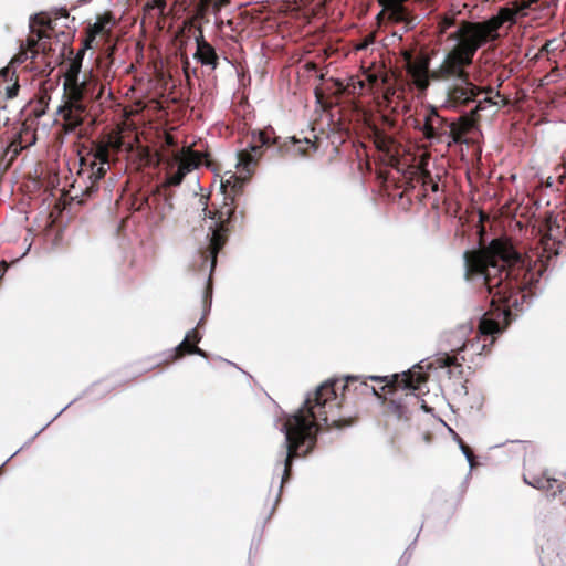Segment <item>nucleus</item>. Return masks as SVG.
Masks as SVG:
<instances>
[{
	"label": "nucleus",
	"instance_id": "f257e3e1",
	"mask_svg": "<svg viewBox=\"0 0 566 566\" xmlns=\"http://www.w3.org/2000/svg\"><path fill=\"white\" fill-rule=\"evenodd\" d=\"M463 258L465 279L482 277L491 295V308L480 319L479 332L493 337L511 323V311H522L526 300L534 295L533 286L546 266L542 261L532 265L530 258L506 237L493 239L483 249L465 251Z\"/></svg>",
	"mask_w": 566,
	"mask_h": 566
},
{
	"label": "nucleus",
	"instance_id": "f03ea898",
	"mask_svg": "<svg viewBox=\"0 0 566 566\" xmlns=\"http://www.w3.org/2000/svg\"><path fill=\"white\" fill-rule=\"evenodd\" d=\"M380 398V394L359 376L329 379L308 395L303 407L289 416L283 424L285 432L282 484L289 481L293 460L305 457L315 447L317 432L323 428L342 429L358 418L355 408L360 398Z\"/></svg>",
	"mask_w": 566,
	"mask_h": 566
},
{
	"label": "nucleus",
	"instance_id": "7ed1b4c3",
	"mask_svg": "<svg viewBox=\"0 0 566 566\" xmlns=\"http://www.w3.org/2000/svg\"><path fill=\"white\" fill-rule=\"evenodd\" d=\"M231 187V191L237 195L242 189V181L235 175H231L227 180L221 181V188L224 192V202L216 211L208 210V206L203 208L206 216L214 220V227L210 237V242L207 249L201 251V255L205 261H211V271L216 268L218 253L223 249L228 241L229 233L237 227L243 226V212H237V206L234 205V197H230L228 188Z\"/></svg>",
	"mask_w": 566,
	"mask_h": 566
},
{
	"label": "nucleus",
	"instance_id": "20e7f679",
	"mask_svg": "<svg viewBox=\"0 0 566 566\" xmlns=\"http://www.w3.org/2000/svg\"><path fill=\"white\" fill-rule=\"evenodd\" d=\"M274 147L281 155H302L308 156L311 151L317 149L316 143L308 138L297 139L295 137L289 140H281V137L275 135L272 127H265L262 130L252 133V142L250 150L244 149L238 154V168L242 171L251 174L256 166L258 159L262 155V148Z\"/></svg>",
	"mask_w": 566,
	"mask_h": 566
},
{
	"label": "nucleus",
	"instance_id": "39448f33",
	"mask_svg": "<svg viewBox=\"0 0 566 566\" xmlns=\"http://www.w3.org/2000/svg\"><path fill=\"white\" fill-rule=\"evenodd\" d=\"M94 98L93 91H81L73 86L63 93V103L57 108L61 118V130L64 134L75 133L90 115L88 104Z\"/></svg>",
	"mask_w": 566,
	"mask_h": 566
},
{
	"label": "nucleus",
	"instance_id": "423d86ee",
	"mask_svg": "<svg viewBox=\"0 0 566 566\" xmlns=\"http://www.w3.org/2000/svg\"><path fill=\"white\" fill-rule=\"evenodd\" d=\"M447 39L455 41L457 44L454 46L459 48L472 57H474L479 49L489 42L497 40L486 20L482 22L462 20L460 21L458 29L450 33Z\"/></svg>",
	"mask_w": 566,
	"mask_h": 566
},
{
	"label": "nucleus",
	"instance_id": "0eeeda50",
	"mask_svg": "<svg viewBox=\"0 0 566 566\" xmlns=\"http://www.w3.org/2000/svg\"><path fill=\"white\" fill-rule=\"evenodd\" d=\"M523 480L526 484L544 491L547 496L556 497L560 495V502L566 504V484L547 475L539 460L535 455H528L524 460Z\"/></svg>",
	"mask_w": 566,
	"mask_h": 566
},
{
	"label": "nucleus",
	"instance_id": "6e6552de",
	"mask_svg": "<svg viewBox=\"0 0 566 566\" xmlns=\"http://www.w3.org/2000/svg\"><path fill=\"white\" fill-rule=\"evenodd\" d=\"M46 36H49V34L45 30H35L34 33H31V35L27 40V45H21L19 53L11 59L9 66L14 69L15 65H20L24 63L28 59H31V70L38 71L39 73H44L46 70L41 69L40 62L36 61L40 56L41 51V57L44 60L43 63L45 64V67H49L48 74H50L54 66H52L51 61H46L49 53L51 51V44L46 41Z\"/></svg>",
	"mask_w": 566,
	"mask_h": 566
},
{
	"label": "nucleus",
	"instance_id": "1a4fd4ad",
	"mask_svg": "<svg viewBox=\"0 0 566 566\" xmlns=\"http://www.w3.org/2000/svg\"><path fill=\"white\" fill-rule=\"evenodd\" d=\"M473 62V57L457 46H453L443 59L442 63L431 71L433 81H468L470 73L467 67Z\"/></svg>",
	"mask_w": 566,
	"mask_h": 566
},
{
	"label": "nucleus",
	"instance_id": "9d476101",
	"mask_svg": "<svg viewBox=\"0 0 566 566\" xmlns=\"http://www.w3.org/2000/svg\"><path fill=\"white\" fill-rule=\"evenodd\" d=\"M459 84H454L448 88L447 102L452 107H464L471 102H475L482 93H493V88L480 87L471 82L470 77L468 81H459Z\"/></svg>",
	"mask_w": 566,
	"mask_h": 566
},
{
	"label": "nucleus",
	"instance_id": "9b49d317",
	"mask_svg": "<svg viewBox=\"0 0 566 566\" xmlns=\"http://www.w3.org/2000/svg\"><path fill=\"white\" fill-rule=\"evenodd\" d=\"M388 377H377L370 376L369 379L373 381L386 382L381 390L388 389V392H395L398 389H408V390H419L421 384L427 382L428 375L419 370H408L402 374H395L391 376V379L388 380Z\"/></svg>",
	"mask_w": 566,
	"mask_h": 566
},
{
	"label": "nucleus",
	"instance_id": "f8f14e48",
	"mask_svg": "<svg viewBox=\"0 0 566 566\" xmlns=\"http://www.w3.org/2000/svg\"><path fill=\"white\" fill-rule=\"evenodd\" d=\"M90 48H85V43L82 44V48L75 54L73 59H71L66 72L64 74V83L63 90L67 91L75 86L81 91H93L97 87V83L94 80H84L82 82L78 81V75L81 73L82 62L86 50Z\"/></svg>",
	"mask_w": 566,
	"mask_h": 566
},
{
	"label": "nucleus",
	"instance_id": "ddd939ff",
	"mask_svg": "<svg viewBox=\"0 0 566 566\" xmlns=\"http://www.w3.org/2000/svg\"><path fill=\"white\" fill-rule=\"evenodd\" d=\"M381 122L384 128L374 130V144L379 151L394 159L399 156L401 145L391 135L387 134L385 128L395 129L397 119L390 115H382Z\"/></svg>",
	"mask_w": 566,
	"mask_h": 566
},
{
	"label": "nucleus",
	"instance_id": "4468645a",
	"mask_svg": "<svg viewBox=\"0 0 566 566\" xmlns=\"http://www.w3.org/2000/svg\"><path fill=\"white\" fill-rule=\"evenodd\" d=\"M450 123L438 114L436 109H431L424 118V123L420 130L423 137L430 142L446 143L448 145Z\"/></svg>",
	"mask_w": 566,
	"mask_h": 566
},
{
	"label": "nucleus",
	"instance_id": "2eb2a0df",
	"mask_svg": "<svg viewBox=\"0 0 566 566\" xmlns=\"http://www.w3.org/2000/svg\"><path fill=\"white\" fill-rule=\"evenodd\" d=\"M111 21L112 15L106 13L98 18L94 24L87 27L86 36L83 40L85 48L99 46L101 43H108L112 41V31L107 28Z\"/></svg>",
	"mask_w": 566,
	"mask_h": 566
},
{
	"label": "nucleus",
	"instance_id": "dca6fc26",
	"mask_svg": "<svg viewBox=\"0 0 566 566\" xmlns=\"http://www.w3.org/2000/svg\"><path fill=\"white\" fill-rule=\"evenodd\" d=\"M430 60L428 56L421 54L416 57L415 62L406 67L408 75L411 77L412 83L419 91H426L429 87V80L431 72L429 71Z\"/></svg>",
	"mask_w": 566,
	"mask_h": 566
},
{
	"label": "nucleus",
	"instance_id": "f3484780",
	"mask_svg": "<svg viewBox=\"0 0 566 566\" xmlns=\"http://www.w3.org/2000/svg\"><path fill=\"white\" fill-rule=\"evenodd\" d=\"M478 122L479 119L471 113L464 114L457 122H451L448 130V146L465 143V136L475 127Z\"/></svg>",
	"mask_w": 566,
	"mask_h": 566
},
{
	"label": "nucleus",
	"instance_id": "a211bd4d",
	"mask_svg": "<svg viewBox=\"0 0 566 566\" xmlns=\"http://www.w3.org/2000/svg\"><path fill=\"white\" fill-rule=\"evenodd\" d=\"M60 18H64L66 20L70 19V14L66 9H60L54 18L46 15L45 13H40L34 15L31 19L30 28L31 33H34L35 30H45L49 36L46 39H51L52 34L55 32L57 27V20Z\"/></svg>",
	"mask_w": 566,
	"mask_h": 566
},
{
	"label": "nucleus",
	"instance_id": "6ab92c4d",
	"mask_svg": "<svg viewBox=\"0 0 566 566\" xmlns=\"http://www.w3.org/2000/svg\"><path fill=\"white\" fill-rule=\"evenodd\" d=\"M197 50L195 59L202 65H209L216 69L218 65L219 57L214 48L205 40L203 32L199 29V34L196 36Z\"/></svg>",
	"mask_w": 566,
	"mask_h": 566
},
{
	"label": "nucleus",
	"instance_id": "aec40b11",
	"mask_svg": "<svg viewBox=\"0 0 566 566\" xmlns=\"http://www.w3.org/2000/svg\"><path fill=\"white\" fill-rule=\"evenodd\" d=\"M20 85L14 69L6 66L0 71V91H3L7 98H14L18 96Z\"/></svg>",
	"mask_w": 566,
	"mask_h": 566
},
{
	"label": "nucleus",
	"instance_id": "412c9836",
	"mask_svg": "<svg viewBox=\"0 0 566 566\" xmlns=\"http://www.w3.org/2000/svg\"><path fill=\"white\" fill-rule=\"evenodd\" d=\"M208 156V154H201L199 151L192 150L191 148H187L182 151L181 155L176 157V160L180 169L186 174H189L201 165L203 157Z\"/></svg>",
	"mask_w": 566,
	"mask_h": 566
},
{
	"label": "nucleus",
	"instance_id": "4be33fe9",
	"mask_svg": "<svg viewBox=\"0 0 566 566\" xmlns=\"http://www.w3.org/2000/svg\"><path fill=\"white\" fill-rule=\"evenodd\" d=\"M119 146L116 145L111 138L93 142L91 151L87 154V157H92L94 160L102 161V165L109 164V151L111 148L118 149Z\"/></svg>",
	"mask_w": 566,
	"mask_h": 566
},
{
	"label": "nucleus",
	"instance_id": "5701e85b",
	"mask_svg": "<svg viewBox=\"0 0 566 566\" xmlns=\"http://www.w3.org/2000/svg\"><path fill=\"white\" fill-rule=\"evenodd\" d=\"M516 10H511L509 7L500 8L496 15L491 17L486 20L489 27L492 29L495 36L499 39V30L505 22L515 23L516 21Z\"/></svg>",
	"mask_w": 566,
	"mask_h": 566
},
{
	"label": "nucleus",
	"instance_id": "b1692460",
	"mask_svg": "<svg viewBox=\"0 0 566 566\" xmlns=\"http://www.w3.org/2000/svg\"><path fill=\"white\" fill-rule=\"evenodd\" d=\"M101 50V54L97 57V65L105 75L108 74L112 66L115 64V51H116V43H113L112 41L108 43H101L99 46H97Z\"/></svg>",
	"mask_w": 566,
	"mask_h": 566
},
{
	"label": "nucleus",
	"instance_id": "393cba45",
	"mask_svg": "<svg viewBox=\"0 0 566 566\" xmlns=\"http://www.w3.org/2000/svg\"><path fill=\"white\" fill-rule=\"evenodd\" d=\"M379 6L389 12V17L395 22H403L408 18V10L403 7V3L394 2L390 0H377Z\"/></svg>",
	"mask_w": 566,
	"mask_h": 566
},
{
	"label": "nucleus",
	"instance_id": "a878e982",
	"mask_svg": "<svg viewBox=\"0 0 566 566\" xmlns=\"http://www.w3.org/2000/svg\"><path fill=\"white\" fill-rule=\"evenodd\" d=\"M460 13V9H458L455 6H451V8L447 12L441 14L439 17L437 27L439 34H446L450 28L455 27L458 24L457 17Z\"/></svg>",
	"mask_w": 566,
	"mask_h": 566
},
{
	"label": "nucleus",
	"instance_id": "bb28decb",
	"mask_svg": "<svg viewBox=\"0 0 566 566\" xmlns=\"http://www.w3.org/2000/svg\"><path fill=\"white\" fill-rule=\"evenodd\" d=\"M546 229H547V232L542 235L541 241H539L544 252L551 251L557 242L554 231H555V229L558 231L559 226L557 224L556 219L553 220L549 217L546 221Z\"/></svg>",
	"mask_w": 566,
	"mask_h": 566
},
{
	"label": "nucleus",
	"instance_id": "cd10ccee",
	"mask_svg": "<svg viewBox=\"0 0 566 566\" xmlns=\"http://www.w3.org/2000/svg\"><path fill=\"white\" fill-rule=\"evenodd\" d=\"M486 96H484L482 99H478L476 98V105L473 109H471V114L473 116H475L479 120H480V113L484 109H486L488 107H495V106H499V102L495 99V98H501V94L500 92L497 91L495 93V97H492L491 94L492 93H485Z\"/></svg>",
	"mask_w": 566,
	"mask_h": 566
},
{
	"label": "nucleus",
	"instance_id": "c85d7f7f",
	"mask_svg": "<svg viewBox=\"0 0 566 566\" xmlns=\"http://www.w3.org/2000/svg\"><path fill=\"white\" fill-rule=\"evenodd\" d=\"M188 354H197L202 357H206V353L199 348L197 345L189 343L187 339H184L176 348L172 356V360L182 358Z\"/></svg>",
	"mask_w": 566,
	"mask_h": 566
},
{
	"label": "nucleus",
	"instance_id": "c756f323",
	"mask_svg": "<svg viewBox=\"0 0 566 566\" xmlns=\"http://www.w3.org/2000/svg\"><path fill=\"white\" fill-rule=\"evenodd\" d=\"M418 181L421 182V186L424 190V192H427L428 190L432 191V192H438L439 191V180H436L431 172L424 168H420L419 170V175H418ZM427 193H423V196H426Z\"/></svg>",
	"mask_w": 566,
	"mask_h": 566
},
{
	"label": "nucleus",
	"instance_id": "7c9ffc66",
	"mask_svg": "<svg viewBox=\"0 0 566 566\" xmlns=\"http://www.w3.org/2000/svg\"><path fill=\"white\" fill-rule=\"evenodd\" d=\"M186 175L187 174L184 170H181L180 167L177 165V169L175 171L171 170L167 174L164 187L179 186L182 182Z\"/></svg>",
	"mask_w": 566,
	"mask_h": 566
},
{
	"label": "nucleus",
	"instance_id": "2f4dec72",
	"mask_svg": "<svg viewBox=\"0 0 566 566\" xmlns=\"http://www.w3.org/2000/svg\"><path fill=\"white\" fill-rule=\"evenodd\" d=\"M98 167H97V170H95V172H90L87 175L88 179L92 181V185L90 187H87V191H91L92 188L94 187V185L96 182H98L102 178H104L107 169L109 168V164L108 165H102V161H98Z\"/></svg>",
	"mask_w": 566,
	"mask_h": 566
},
{
	"label": "nucleus",
	"instance_id": "473e14b6",
	"mask_svg": "<svg viewBox=\"0 0 566 566\" xmlns=\"http://www.w3.org/2000/svg\"><path fill=\"white\" fill-rule=\"evenodd\" d=\"M231 0H200L202 9L212 6L213 12L218 13L223 7L228 6Z\"/></svg>",
	"mask_w": 566,
	"mask_h": 566
},
{
	"label": "nucleus",
	"instance_id": "72a5a7b5",
	"mask_svg": "<svg viewBox=\"0 0 566 566\" xmlns=\"http://www.w3.org/2000/svg\"><path fill=\"white\" fill-rule=\"evenodd\" d=\"M23 149V146L21 145V140H20V137L18 139H14L12 140L7 149H6V155H10V161H12L19 154L20 151Z\"/></svg>",
	"mask_w": 566,
	"mask_h": 566
},
{
	"label": "nucleus",
	"instance_id": "f704fd0d",
	"mask_svg": "<svg viewBox=\"0 0 566 566\" xmlns=\"http://www.w3.org/2000/svg\"><path fill=\"white\" fill-rule=\"evenodd\" d=\"M165 9H166V1L165 0H150L144 7V10L147 11V12H150L151 10H158V13L160 15L164 14V10Z\"/></svg>",
	"mask_w": 566,
	"mask_h": 566
},
{
	"label": "nucleus",
	"instance_id": "c9c22d12",
	"mask_svg": "<svg viewBox=\"0 0 566 566\" xmlns=\"http://www.w3.org/2000/svg\"><path fill=\"white\" fill-rule=\"evenodd\" d=\"M538 0H518V7L516 8V13L526 15L525 10H528L532 8L533 4H535Z\"/></svg>",
	"mask_w": 566,
	"mask_h": 566
},
{
	"label": "nucleus",
	"instance_id": "e433bc0d",
	"mask_svg": "<svg viewBox=\"0 0 566 566\" xmlns=\"http://www.w3.org/2000/svg\"><path fill=\"white\" fill-rule=\"evenodd\" d=\"M97 163H98V160L90 159L88 157L82 158L81 159L82 171H84V167H88V174L95 172V170H97V167H98Z\"/></svg>",
	"mask_w": 566,
	"mask_h": 566
},
{
	"label": "nucleus",
	"instance_id": "4c0bfd02",
	"mask_svg": "<svg viewBox=\"0 0 566 566\" xmlns=\"http://www.w3.org/2000/svg\"><path fill=\"white\" fill-rule=\"evenodd\" d=\"M543 566H563V560L558 555H555L553 558L551 556H546L542 560Z\"/></svg>",
	"mask_w": 566,
	"mask_h": 566
},
{
	"label": "nucleus",
	"instance_id": "58836bf2",
	"mask_svg": "<svg viewBox=\"0 0 566 566\" xmlns=\"http://www.w3.org/2000/svg\"><path fill=\"white\" fill-rule=\"evenodd\" d=\"M185 339H187L191 344L197 345L201 340V335L196 328H193L187 333Z\"/></svg>",
	"mask_w": 566,
	"mask_h": 566
},
{
	"label": "nucleus",
	"instance_id": "ea45409f",
	"mask_svg": "<svg viewBox=\"0 0 566 566\" xmlns=\"http://www.w3.org/2000/svg\"><path fill=\"white\" fill-rule=\"evenodd\" d=\"M440 360L442 361L443 366H448V367H450V366H458V367H461V365L458 364L457 357H454V356L446 355V357L441 358Z\"/></svg>",
	"mask_w": 566,
	"mask_h": 566
},
{
	"label": "nucleus",
	"instance_id": "a19ab883",
	"mask_svg": "<svg viewBox=\"0 0 566 566\" xmlns=\"http://www.w3.org/2000/svg\"><path fill=\"white\" fill-rule=\"evenodd\" d=\"M374 42V36L368 35L366 36L360 43L356 45V50L361 51L367 49L371 43Z\"/></svg>",
	"mask_w": 566,
	"mask_h": 566
},
{
	"label": "nucleus",
	"instance_id": "79ce46f5",
	"mask_svg": "<svg viewBox=\"0 0 566 566\" xmlns=\"http://www.w3.org/2000/svg\"><path fill=\"white\" fill-rule=\"evenodd\" d=\"M402 57L406 63V67L415 62L416 57H413V54L410 51H403Z\"/></svg>",
	"mask_w": 566,
	"mask_h": 566
},
{
	"label": "nucleus",
	"instance_id": "37998d69",
	"mask_svg": "<svg viewBox=\"0 0 566 566\" xmlns=\"http://www.w3.org/2000/svg\"><path fill=\"white\" fill-rule=\"evenodd\" d=\"M563 169L564 171L562 174L558 175V181L559 184H564L565 180H566V153L563 155Z\"/></svg>",
	"mask_w": 566,
	"mask_h": 566
},
{
	"label": "nucleus",
	"instance_id": "c03bdc74",
	"mask_svg": "<svg viewBox=\"0 0 566 566\" xmlns=\"http://www.w3.org/2000/svg\"><path fill=\"white\" fill-rule=\"evenodd\" d=\"M461 447H462V450H463L464 454L469 459H471L473 457V453H472L471 449L468 446H464V444H462Z\"/></svg>",
	"mask_w": 566,
	"mask_h": 566
},
{
	"label": "nucleus",
	"instance_id": "a18cd8bd",
	"mask_svg": "<svg viewBox=\"0 0 566 566\" xmlns=\"http://www.w3.org/2000/svg\"><path fill=\"white\" fill-rule=\"evenodd\" d=\"M518 4H520V3H518V0H513V1H511V2H510V6H511L510 8H511V10H516V8L518 7Z\"/></svg>",
	"mask_w": 566,
	"mask_h": 566
},
{
	"label": "nucleus",
	"instance_id": "49530a36",
	"mask_svg": "<svg viewBox=\"0 0 566 566\" xmlns=\"http://www.w3.org/2000/svg\"><path fill=\"white\" fill-rule=\"evenodd\" d=\"M553 44V41H548L544 46L543 49L546 50L547 52L551 50V45Z\"/></svg>",
	"mask_w": 566,
	"mask_h": 566
},
{
	"label": "nucleus",
	"instance_id": "de8ad7c7",
	"mask_svg": "<svg viewBox=\"0 0 566 566\" xmlns=\"http://www.w3.org/2000/svg\"><path fill=\"white\" fill-rule=\"evenodd\" d=\"M211 293V283L209 282L206 287V294Z\"/></svg>",
	"mask_w": 566,
	"mask_h": 566
},
{
	"label": "nucleus",
	"instance_id": "09e8293b",
	"mask_svg": "<svg viewBox=\"0 0 566 566\" xmlns=\"http://www.w3.org/2000/svg\"><path fill=\"white\" fill-rule=\"evenodd\" d=\"M369 80H370L371 82H376V81H377V77H376L375 75H370V76H369Z\"/></svg>",
	"mask_w": 566,
	"mask_h": 566
},
{
	"label": "nucleus",
	"instance_id": "8fccbe9b",
	"mask_svg": "<svg viewBox=\"0 0 566 566\" xmlns=\"http://www.w3.org/2000/svg\"><path fill=\"white\" fill-rule=\"evenodd\" d=\"M357 84L359 85L360 88L365 86V84L361 81H359Z\"/></svg>",
	"mask_w": 566,
	"mask_h": 566
},
{
	"label": "nucleus",
	"instance_id": "3c124183",
	"mask_svg": "<svg viewBox=\"0 0 566 566\" xmlns=\"http://www.w3.org/2000/svg\"><path fill=\"white\" fill-rule=\"evenodd\" d=\"M502 103H503V105H505L506 104V99L502 98Z\"/></svg>",
	"mask_w": 566,
	"mask_h": 566
}]
</instances>
